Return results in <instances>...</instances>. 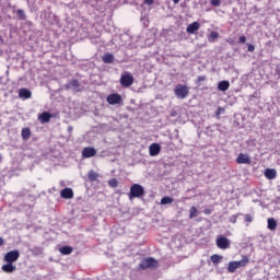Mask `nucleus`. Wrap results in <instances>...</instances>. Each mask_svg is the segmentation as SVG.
I'll list each match as a JSON object with an SVG mask.
<instances>
[{
  "instance_id": "f257e3e1",
  "label": "nucleus",
  "mask_w": 280,
  "mask_h": 280,
  "mask_svg": "<svg viewBox=\"0 0 280 280\" xmlns=\"http://www.w3.org/2000/svg\"><path fill=\"white\" fill-rule=\"evenodd\" d=\"M145 195V188L141 186V184H132L130 187V191L128 194L129 200H133V198H141Z\"/></svg>"
},
{
  "instance_id": "f03ea898",
  "label": "nucleus",
  "mask_w": 280,
  "mask_h": 280,
  "mask_svg": "<svg viewBox=\"0 0 280 280\" xmlns=\"http://www.w3.org/2000/svg\"><path fill=\"white\" fill-rule=\"evenodd\" d=\"M174 93L178 100H185L189 95V88L184 84H177L174 89Z\"/></svg>"
},
{
  "instance_id": "7ed1b4c3",
  "label": "nucleus",
  "mask_w": 280,
  "mask_h": 280,
  "mask_svg": "<svg viewBox=\"0 0 280 280\" xmlns=\"http://www.w3.org/2000/svg\"><path fill=\"white\" fill-rule=\"evenodd\" d=\"M141 270H147V268H159V261L152 257L144 258L140 262Z\"/></svg>"
},
{
  "instance_id": "20e7f679",
  "label": "nucleus",
  "mask_w": 280,
  "mask_h": 280,
  "mask_svg": "<svg viewBox=\"0 0 280 280\" xmlns=\"http://www.w3.org/2000/svg\"><path fill=\"white\" fill-rule=\"evenodd\" d=\"M21 257V253L18 249H13L4 255V261L7 264H14V261H19Z\"/></svg>"
},
{
  "instance_id": "39448f33",
  "label": "nucleus",
  "mask_w": 280,
  "mask_h": 280,
  "mask_svg": "<svg viewBox=\"0 0 280 280\" xmlns=\"http://www.w3.org/2000/svg\"><path fill=\"white\" fill-rule=\"evenodd\" d=\"M133 82H135V77H132V74H130V72L121 74V77H120L121 86H125L128 89V86H132Z\"/></svg>"
},
{
  "instance_id": "423d86ee",
  "label": "nucleus",
  "mask_w": 280,
  "mask_h": 280,
  "mask_svg": "<svg viewBox=\"0 0 280 280\" xmlns=\"http://www.w3.org/2000/svg\"><path fill=\"white\" fill-rule=\"evenodd\" d=\"M106 102L110 105V106H116V104H121V102H124V100L121 98V95L118 93H113L109 94L106 97Z\"/></svg>"
},
{
  "instance_id": "0eeeda50",
  "label": "nucleus",
  "mask_w": 280,
  "mask_h": 280,
  "mask_svg": "<svg viewBox=\"0 0 280 280\" xmlns=\"http://www.w3.org/2000/svg\"><path fill=\"white\" fill-rule=\"evenodd\" d=\"M217 246L218 248H221V250H226L231 246V241L226 238L225 236H219L217 238Z\"/></svg>"
},
{
  "instance_id": "6e6552de",
  "label": "nucleus",
  "mask_w": 280,
  "mask_h": 280,
  "mask_svg": "<svg viewBox=\"0 0 280 280\" xmlns=\"http://www.w3.org/2000/svg\"><path fill=\"white\" fill-rule=\"evenodd\" d=\"M82 159H93L97 154V150L93 147H85L82 152Z\"/></svg>"
},
{
  "instance_id": "1a4fd4ad",
  "label": "nucleus",
  "mask_w": 280,
  "mask_h": 280,
  "mask_svg": "<svg viewBox=\"0 0 280 280\" xmlns=\"http://www.w3.org/2000/svg\"><path fill=\"white\" fill-rule=\"evenodd\" d=\"M66 89H71L72 91H75L77 93H80L82 91V85L80 84V81L72 79L66 84Z\"/></svg>"
},
{
  "instance_id": "9d476101",
  "label": "nucleus",
  "mask_w": 280,
  "mask_h": 280,
  "mask_svg": "<svg viewBox=\"0 0 280 280\" xmlns=\"http://www.w3.org/2000/svg\"><path fill=\"white\" fill-rule=\"evenodd\" d=\"M236 163L238 165H250V156H248V154L240 153L236 158Z\"/></svg>"
},
{
  "instance_id": "9b49d317",
  "label": "nucleus",
  "mask_w": 280,
  "mask_h": 280,
  "mask_svg": "<svg viewBox=\"0 0 280 280\" xmlns=\"http://www.w3.org/2000/svg\"><path fill=\"white\" fill-rule=\"evenodd\" d=\"M150 156H159L161 154V144L152 143L149 148Z\"/></svg>"
},
{
  "instance_id": "f8f14e48",
  "label": "nucleus",
  "mask_w": 280,
  "mask_h": 280,
  "mask_svg": "<svg viewBox=\"0 0 280 280\" xmlns=\"http://www.w3.org/2000/svg\"><path fill=\"white\" fill-rule=\"evenodd\" d=\"M19 97L20 100H31L32 91H30L28 89L22 88L19 90Z\"/></svg>"
},
{
  "instance_id": "ddd939ff",
  "label": "nucleus",
  "mask_w": 280,
  "mask_h": 280,
  "mask_svg": "<svg viewBox=\"0 0 280 280\" xmlns=\"http://www.w3.org/2000/svg\"><path fill=\"white\" fill-rule=\"evenodd\" d=\"M236 264V268H246L248 264H250V258L248 256H243L241 260H234Z\"/></svg>"
},
{
  "instance_id": "4468645a",
  "label": "nucleus",
  "mask_w": 280,
  "mask_h": 280,
  "mask_svg": "<svg viewBox=\"0 0 280 280\" xmlns=\"http://www.w3.org/2000/svg\"><path fill=\"white\" fill-rule=\"evenodd\" d=\"M51 114H49V112H44L42 114H39L38 116V120L40 121V124H49V121H51Z\"/></svg>"
},
{
  "instance_id": "2eb2a0df",
  "label": "nucleus",
  "mask_w": 280,
  "mask_h": 280,
  "mask_svg": "<svg viewBox=\"0 0 280 280\" xmlns=\"http://www.w3.org/2000/svg\"><path fill=\"white\" fill-rule=\"evenodd\" d=\"M198 30H200V23L198 22H192L191 24H189L186 28L187 34H196V32H198Z\"/></svg>"
},
{
  "instance_id": "dca6fc26",
  "label": "nucleus",
  "mask_w": 280,
  "mask_h": 280,
  "mask_svg": "<svg viewBox=\"0 0 280 280\" xmlns=\"http://www.w3.org/2000/svg\"><path fill=\"white\" fill-rule=\"evenodd\" d=\"M60 196L62 198H65V200H71V198H73V189H71V188H63L60 191Z\"/></svg>"
},
{
  "instance_id": "f3484780",
  "label": "nucleus",
  "mask_w": 280,
  "mask_h": 280,
  "mask_svg": "<svg viewBox=\"0 0 280 280\" xmlns=\"http://www.w3.org/2000/svg\"><path fill=\"white\" fill-rule=\"evenodd\" d=\"M265 176L268 180H275L277 178V171L275 168H267L265 170Z\"/></svg>"
},
{
  "instance_id": "a211bd4d",
  "label": "nucleus",
  "mask_w": 280,
  "mask_h": 280,
  "mask_svg": "<svg viewBox=\"0 0 280 280\" xmlns=\"http://www.w3.org/2000/svg\"><path fill=\"white\" fill-rule=\"evenodd\" d=\"M230 88H231V83L228 80H224L218 83V90L222 91L223 93L225 91H229Z\"/></svg>"
},
{
  "instance_id": "6ab92c4d",
  "label": "nucleus",
  "mask_w": 280,
  "mask_h": 280,
  "mask_svg": "<svg viewBox=\"0 0 280 280\" xmlns=\"http://www.w3.org/2000/svg\"><path fill=\"white\" fill-rule=\"evenodd\" d=\"M3 272L12 273L16 270V266H14V262H7L2 266Z\"/></svg>"
},
{
  "instance_id": "aec40b11",
  "label": "nucleus",
  "mask_w": 280,
  "mask_h": 280,
  "mask_svg": "<svg viewBox=\"0 0 280 280\" xmlns=\"http://www.w3.org/2000/svg\"><path fill=\"white\" fill-rule=\"evenodd\" d=\"M103 62L105 65H113V62H115V56L110 52H106L104 56H103Z\"/></svg>"
},
{
  "instance_id": "412c9836",
  "label": "nucleus",
  "mask_w": 280,
  "mask_h": 280,
  "mask_svg": "<svg viewBox=\"0 0 280 280\" xmlns=\"http://www.w3.org/2000/svg\"><path fill=\"white\" fill-rule=\"evenodd\" d=\"M267 228L269 229V231H276L277 229V220H275L273 218L268 219L267 221Z\"/></svg>"
},
{
  "instance_id": "4be33fe9",
  "label": "nucleus",
  "mask_w": 280,
  "mask_h": 280,
  "mask_svg": "<svg viewBox=\"0 0 280 280\" xmlns=\"http://www.w3.org/2000/svg\"><path fill=\"white\" fill-rule=\"evenodd\" d=\"M220 38V33L212 31L209 35H208V42L209 43H215V39Z\"/></svg>"
},
{
  "instance_id": "5701e85b",
  "label": "nucleus",
  "mask_w": 280,
  "mask_h": 280,
  "mask_svg": "<svg viewBox=\"0 0 280 280\" xmlns=\"http://www.w3.org/2000/svg\"><path fill=\"white\" fill-rule=\"evenodd\" d=\"M88 178L91 183H95V180H97V178H100V174H97V172H95V171H90Z\"/></svg>"
},
{
  "instance_id": "b1692460",
  "label": "nucleus",
  "mask_w": 280,
  "mask_h": 280,
  "mask_svg": "<svg viewBox=\"0 0 280 280\" xmlns=\"http://www.w3.org/2000/svg\"><path fill=\"white\" fill-rule=\"evenodd\" d=\"M59 252L61 253V255H71V253H73V247L62 246L60 247Z\"/></svg>"
},
{
  "instance_id": "393cba45",
  "label": "nucleus",
  "mask_w": 280,
  "mask_h": 280,
  "mask_svg": "<svg viewBox=\"0 0 280 280\" xmlns=\"http://www.w3.org/2000/svg\"><path fill=\"white\" fill-rule=\"evenodd\" d=\"M30 137H32V130H30V128H23L22 129V138L24 139V141H27V139H30Z\"/></svg>"
},
{
  "instance_id": "a878e982",
  "label": "nucleus",
  "mask_w": 280,
  "mask_h": 280,
  "mask_svg": "<svg viewBox=\"0 0 280 280\" xmlns=\"http://www.w3.org/2000/svg\"><path fill=\"white\" fill-rule=\"evenodd\" d=\"M235 270H237V265H236L235 260L234 261H230L228 264V272L233 273V272H235Z\"/></svg>"
},
{
  "instance_id": "bb28decb",
  "label": "nucleus",
  "mask_w": 280,
  "mask_h": 280,
  "mask_svg": "<svg viewBox=\"0 0 280 280\" xmlns=\"http://www.w3.org/2000/svg\"><path fill=\"white\" fill-rule=\"evenodd\" d=\"M15 14L18 16V19H20V21H25L26 16H25V11L22 9H18L15 11Z\"/></svg>"
},
{
  "instance_id": "cd10ccee",
  "label": "nucleus",
  "mask_w": 280,
  "mask_h": 280,
  "mask_svg": "<svg viewBox=\"0 0 280 280\" xmlns=\"http://www.w3.org/2000/svg\"><path fill=\"white\" fill-rule=\"evenodd\" d=\"M198 217V209L196 208V206H192L189 210V218L190 220H192V218H197Z\"/></svg>"
},
{
  "instance_id": "c85d7f7f",
  "label": "nucleus",
  "mask_w": 280,
  "mask_h": 280,
  "mask_svg": "<svg viewBox=\"0 0 280 280\" xmlns=\"http://www.w3.org/2000/svg\"><path fill=\"white\" fill-rule=\"evenodd\" d=\"M212 264H220L222 261V256L214 254L210 257Z\"/></svg>"
},
{
  "instance_id": "c756f323",
  "label": "nucleus",
  "mask_w": 280,
  "mask_h": 280,
  "mask_svg": "<svg viewBox=\"0 0 280 280\" xmlns=\"http://www.w3.org/2000/svg\"><path fill=\"white\" fill-rule=\"evenodd\" d=\"M50 19H52V21H50L51 25H55V27H60V22H58V18H56L54 14L49 13Z\"/></svg>"
},
{
  "instance_id": "7c9ffc66",
  "label": "nucleus",
  "mask_w": 280,
  "mask_h": 280,
  "mask_svg": "<svg viewBox=\"0 0 280 280\" xmlns=\"http://www.w3.org/2000/svg\"><path fill=\"white\" fill-rule=\"evenodd\" d=\"M172 202H174V198L172 197H163L161 199V205H172Z\"/></svg>"
},
{
  "instance_id": "2f4dec72",
  "label": "nucleus",
  "mask_w": 280,
  "mask_h": 280,
  "mask_svg": "<svg viewBox=\"0 0 280 280\" xmlns=\"http://www.w3.org/2000/svg\"><path fill=\"white\" fill-rule=\"evenodd\" d=\"M32 253H33V255H43V249H42V247H34L32 249Z\"/></svg>"
},
{
  "instance_id": "473e14b6",
  "label": "nucleus",
  "mask_w": 280,
  "mask_h": 280,
  "mask_svg": "<svg viewBox=\"0 0 280 280\" xmlns=\"http://www.w3.org/2000/svg\"><path fill=\"white\" fill-rule=\"evenodd\" d=\"M237 215H240V214H233L232 217H230V222L232 224H235L237 222Z\"/></svg>"
},
{
  "instance_id": "72a5a7b5",
  "label": "nucleus",
  "mask_w": 280,
  "mask_h": 280,
  "mask_svg": "<svg viewBox=\"0 0 280 280\" xmlns=\"http://www.w3.org/2000/svg\"><path fill=\"white\" fill-rule=\"evenodd\" d=\"M222 3L221 0H211V5H214L215 8H219V5Z\"/></svg>"
},
{
  "instance_id": "f704fd0d",
  "label": "nucleus",
  "mask_w": 280,
  "mask_h": 280,
  "mask_svg": "<svg viewBox=\"0 0 280 280\" xmlns=\"http://www.w3.org/2000/svg\"><path fill=\"white\" fill-rule=\"evenodd\" d=\"M247 51L253 54V51H255V46H253V44H247Z\"/></svg>"
},
{
  "instance_id": "c9c22d12",
  "label": "nucleus",
  "mask_w": 280,
  "mask_h": 280,
  "mask_svg": "<svg viewBox=\"0 0 280 280\" xmlns=\"http://www.w3.org/2000/svg\"><path fill=\"white\" fill-rule=\"evenodd\" d=\"M108 183L110 187H117V179H110Z\"/></svg>"
},
{
  "instance_id": "e433bc0d",
  "label": "nucleus",
  "mask_w": 280,
  "mask_h": 280,
  "mask_svg": "<svg viewBox=\"0 0 280 280\" xmlns=\"http://www.w3.org/2000/svg\"><path fill=\"white\" fill-rule=\"evenodd\" d=\"M238 43H240L241 45H244V44L246 43V36H241V37L238 38Z\"/></svg>"
},
{
  "instance_id": "4c0bfd02",
  "label": "nucleus",
  "mask_w": 280,
  "mask_h": 280,
  "mask_svg": "<svg viewBox=\"0 0 280 280\" xmlns=\"http://www.w3.org/2000/svg\"><path fill=\"white\" fill-rule=\"evenodd\" d=\"M215 115H224V108L223 107H219Z\"/></svg>"
},
{
  "instance_id": "58836bf2",
  "label": "nucleus",
  "mask_w": 280,
  "mask_h": 280,
  "mask_svg": "<svg viewBox=\"0 0 280 280\" xmlns=\"http://www.w3.org/2000/svg\"><path fill=\"white\" fill-rule=\"evenodd\" d=\"M245 221H247V222H253V215L246 214V215H245Z\"/></svg>"
},
{
  "instance_id": "ea45409f",
  "label": "nucleus",
  "mask_w": 280,
  "mask_h": 280,
  "mask_svg": "<svg viewBox=\"0 0 280 280\" xmlns=\"http://www.w3.org/2000/svg\"><path fill=\"white\" fill-rule=\"evenodd\" d=\"M154 3V0H144L145 5H152Z\"/></svg>"
},
{
  "instance_id": "a19ab883",
  "label": "nucleus",
  "mask_w": 280,
  "mask_h": 280,
  "mask_svg": "<svg viewBox=\"0 0 280 280\" xmlns=\"http://www.w3.org/2000/svg\"><path fill=\"white\" fill-rule=\"evenodd\" d=\"M205 80H207V77L205 75L198 77V82H205Z\"/></svg>"
},
{
  "instance_id": "79ce46f5",
  "label": "nucleus",
  "mask_w": 280,
  "mask_h": 280,
  "mask_svg": "<svg viewBox=\"0 0 280 280\" xmlns=\"http://www.w3.org/2000/svg\"><path fill=\"white\" fill-rule=\"evenodd\" d=\"M0 246H3V238L0 237Z\"/></svg>"
},
{
  "instance_id": "37998d69",
  "label": "nucleus",
  "mask_w": 280,
  "mask_h": 280,
  "mask_svg": "<svg viewBox=\"0 0 280 280\" xmlns=\"http://www.w3.org/2000/svg\"><path fill=\"white\" fill-rule=\"evenodd\" d=\"M180 2V0H173V3H179Z\"/></svg>"
},
{
  "instance_id": "c03bdc74",
  "label": "nucleus",
  "mask_w": 280,
  "mask_h": 280,
  "mask_svg": "<svg viewBox=\"0 0 280 280\" xmlns=\"http://www.w3.org/2000/svg\"><path fill=\"white\" fill-rule=\"evenodd\" d=\"M97 40H100V38L92 39V43H97Z\"/></svg>"
},
{
  "instance_id": "a18cd8bd",
  "label": "nucleus",
  "mask_w": 280,
  "mask_h": 280,
  "mask_svg": "<svg viewBox=\"0 0 280 280\" xmlns=\"http://www.w3.org/2000/svg\"><path fill=\"white\" fill-rule=\"evenodd\" d=\"M228 43H230V45H233V39H229Z\"/></svg>"
},
{
  "instance_id": "49530a36",
  "label": "nucleus",
  "mask_w": 280,
  "mask_h": 280,
  "mask_svg": "<svg viewBox=\"0 0 280 280\" xmlns=\"http://www.w3.org/2000/svg\"><path fill=\"white\" fill-rule=\"evenodd\" d=\"M68 130L71 132V130H73V127H69Z\"/></svg>"
},
{
  "instance_id": "de8ad7c7",
  "label": "nucleus",
  "mask_w": 280,
  "mask_h": 280,
  "mask_svg": "<svg viewBox=\"0 0 280 280\" xmlns=\"http://www.w3.org/2000/svg\"><path fill=\"white\" fill-rule=\"evenodd\" d=\"M43 15L46 18L47 16V12H44Z\"/></svg>"
},
{
  "instance_id": "09e8293b",
  "label": "nucleus",
  "mask_w": 280,
  "mask_h": 280,
  "mask_svg": "<svg viewBox=\"0 0 280 280\" xmlns=\"http://www.w3.org/2000/svg\"><path fill=\"white\" fill-rule=\"evenodd\" d=\"M1 159H2V156H1V154H0V161H1Z\"/></svg>"
}]
</instances>
